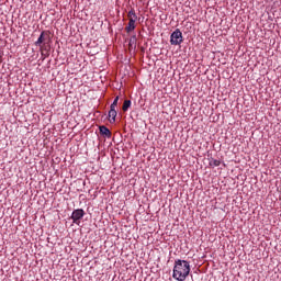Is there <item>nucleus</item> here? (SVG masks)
<instances>
[{
  "label": "nucleus",
  "instance_id": "nucleus-1",
  "mask_svg": "<svg viewBox=\"0 0 281 281\" xmlns=\"http://www.w3.org/2000/svg\"><path fill=\"white\" fill-rule=\"evenodd\" d=\"M190 276V262L181 259H177L173 266V280L186 281V278Z\"/></svg>",
  "mask_w": 281,
  "mask_h": 281
},
{
  "label": "nucleus",
  "instance_id": "nucleus-10",
  "mask_svg": "<svg viewBox=\"0 0 281 281\" xmlns=\"http://www.w3.org/2000/svg\"><path fill=\"white\" fill-rule=\"evenodd\" d=\"M210 166H213L214 168H218V166H221V160L212 159L210 160Z\"/></svg>",
  "mask_w": 281,
  "mask_h": 281
},
{
  "label": "nucleus",
  "instance_id": "nucleus-5",
  "mask_svg": "<svg viewBox=\"0 0 281 281\" xmlns=\"http://www.w3.org/2000/svg\"><path fill=\"white\" fill-rule=\"evenodd\" d=\"M109 117H110V123L115 124V117H117V111L115 110V108H110Z\"/></svg>",
  "mask_w": 281,
  "mask_h": 281
},
{
  "label": "nucleus",
  "instance_id": "nucleus-8",
  "mask_svg": "<svg viewBox=\"0 0 281 281\" xmlns=\"http://www.w3.org/2000/svg\"><path fill=\"white\" fill-rule=\"evenodd\" d=\"M128 19H134V21H137V14L135 13V9H132L127 13Z\"/></svg>",
  "mask_w": 281,
  "mask_h": 281
},
{
  "label": "nucleus",
  "instance_id": "nucleus-3",
  "mask_svg": "<svg viewBox=\"0 0 281 281\" xmlns=\"http://www.w3.org/2000/svg\"><path fill=\"white\" fill-rule=\"evenodd\" d=\"M49 37V34L45 31H43L40 35V37L37 38V41L35 42L36 47H41V49H45V41H47V38Z\"/></svg>",
  "mask_w": 281,
  "mask_h": 281
},
{
  "label": "nucleus",
  "instance_id": "nucleus-7",
  "mask_svg": "<svg viewBox=\"0 0 281 281\" xmlns=\"http://www.w3.org/2000/svg\"><path fill=\"white\" fill-rule=\"evenodd\" d=\"M135 19L131 18L127 26L125 27L126 32H133L135 30Z\"/></svg>",
  "mask_w": 281,
  "mask_h": 281
},
{
  "label": "nucleus",
  "instance_id": "nucleus-2",
  "mask_svg": "<svg viewBox=\"0 0 281 281\" xmlns=\"http://www.w3.org/2000/svg\"><path fill=\"white\" fill-rule=\"evenodd\" d=\"M170 43L172 45H180L183 43V33H181L179 29L171 33Z\"/></svg>",
  "mask_w": 281,
  "mask_h": 281
},
{
  "label": "nucleus",
  "instance_id": "nucleus-9",
  "mask_svg": "<svg viewBox=\"0 0 281 281\" xmlns=\"http://www.w3.org/2000/svg\"><path fill=\"white\" fill-rule=\"evenodd\" d=\"M131 104H132L131 100H125L122 108L123 111L124 112L128 111V109H131Z\"/></svg>",
  "mask_w": 281,
  "mask_h": 281
},
{
  "label": "nucleus",
  "instance_id": "nucleus-11",
  "mask_svg": "<svg viewBox=\"0 0 281 281\" xmlns=\"http://www.w3.org/2000/svg\"><path fill=\"white\" fill-rule=\"evenodd\" d=\"M120 101V97H115L114 101L110 105V108L115 109L117 106V102Z\"/></svg>",
  "mask_w": 281,
  "mask_h": 281
},
{
  "label": "nucleus",
  "instance_id": "nucleus-4",
  "mask_svg": "<svg viewBox=\"0 0 281 281\" xmlns=\"http://www.w3.org/2000/svg\"><path fill=\"white\" fill-rule=\"evenodd\" d=\"M83 216H85V210L77 209V210L72 211V214H71L72 223L78 224V221L82 220Z\"/></svg>",
  "mask_w": 281,
  "mask_h": 281
},
{
  "label": "nucleus",
  "instance_id": "nucleus-6",
  "mask_svg": "<svg viewBox=\"0 0 281 281\" xmlns=\"http://www.w3.org/2000/svg\"><path fill=\"white\" fill-rule=\"evenodd\" d=\"M99 131H100L101 135H104L105 137H111V130H109V127L101 125L99 127Z\"/></svg>",
  "mask_w": 281,
  "mask_h": 281
}]
</instances>
